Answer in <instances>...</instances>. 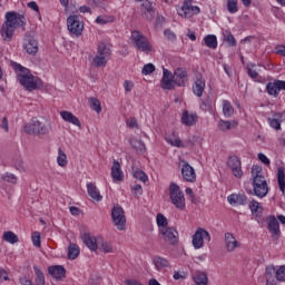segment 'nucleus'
<instances>
[{"label":"nucleus","instance_id":"nucleus-41","mask_svg":"<svg viewBox=\"0 0 285 285\" xmlns=\"http://www.w3.org/2000/svg\"><path fill=\"white\" fill-rule=\"evenodd\" d=\"M235 114V108H233V105L228 100H224L223 104V115L224 117H233Z\"/></svg>","mask_w":285,"mask_h":285},{"label":"nucleus","instance_id":"nucleus-6","mask_svg":"<svg viewBox=\"0 0 285 285\" xmlns=\"http://www.w3.org/2000/svg\"><path fill=\"white\" fill-rule=\"evenodd\" d=\"M19 83L28 90V92H32L39 88H43V81L39 78L33 76L32 73L29 76H19Z\"/></svg>","mask_w":285,"mask_h":285},{"label":"nucleus","instance_id":"nucleus-33","mask_svg":"<svg viewBox=\"0 0 285 285\" xmlns=\"http://www.w3.org/2000/svg\"><path fill=\"white\" fill-rule=\"evenodd\" d=\"M12 165L16 170H19V173H26V170H28V165L26 164V161H23V158H21V156H16L12 159Z\"/></svg>","mask_w":285,"mask_h":285},{"label":"nucleus","instance_id":"nucleus-20","mask_svg":"<svg viewBox=\"0 0 285 285\" xmlns=\"http://www.w3.org/2000/svg\"><path fill=\"white\" fill-rule=\"evenodd\" d=\"M100 239H96L95 237L90 236V234L82 235V242L87 246L89 250H97L99 248Z\"/></svg>","mask_w":285,"mask_h":285},{"label":"nucleus","instance_id":"nucleus-14","mask_svg":"<svg viewBox=\"0 0 285 285\" xmlns=\"http://www.w3.org/2000/svg\"><path fill=\"white\" fill-rule=\"evenodd\" d=\"M180 170L184 180L188 181L189 184H195V181H197V174L195 173V168H193L188 161L181 160Z\"/></svg>","mask_w":285,"mask_h":285},{"label":"nucleus","instance_id":"nucleus-34","mask_svg":"<svg viewBox=\"0 0 285 285\" xmlns=\"http://www.w3.org/2000/svg\"><path fill=\"white\" fill-rule=\"evenodd\" d=\"M249 210L252 212V215H256V217H262V213H264V207L259 205V203L255 199H253L249 203Z\"/></svg>","mask_w":285,"mask_h":285},{"label":"nucleus","instance_id":"nucleus-26","mask_svg":"<svg viewBox=\"0 0 285 285\" xmlns=\"http://www.w3.org/2000/svg\"><path fill=\"white\" fill-rule=\"evenodd\" d=\"M60 117H62L63 121L81 128V121H79V118H77V116H73L72 112L66 110L60 111Z\"/></svg>","mask_w":285,"mask_h":285},{"label":"nucleus","instance_id":"nucleus-32","mask_svg":"<svg viewBox=\"0 0 285 285\" xmlns=\"http://www.w3.org/2000/svg\"><path fill=\"white\" fill-rule=\"evenodd\" d=\"M193 282L195 285H208V274L205 272H196L193 275Z\"/></svg>","mask_w":285,"mask_h":285},{"label":"nucleus","instance_id":"nucleus-60","mask_svg":"<svg viewBox=\"0 0 285 285\" xmlns=\"http://www.w3.org/2000/svg\"><path fill=\"white\" fill-rule=\"evenodd\" d=\"M124 88L126 92H130L135 88V82L132 80H125Z\"/></svg>","mask_w":285,"mask_h":285},{"label":"nucleus","instance_id":"nucleus-2","mask_svg":"<svg viewBox=\"0 0 285 285\" xmlns=\"http://www.w3.org/2000/svg\"><path fill=\"white\" fill-rule=\"evenodd\" d=\"M112 50L106 42H98L97 55L94 57L96 68H106Z\"/></svg>","mask_w":285,"mask_h":285},{"label":"nucleus","instance_id":"nucleus-50","mask_svg":"<svg viewBox=\"0 0 285 285\" xmlns=\"http://www.w3.org/2000/svg\"><path fill=\"white\" fill-rule=\"evenodd\" d=\"M227 10L230 14H235L239 9L237 7V0H227Z\"/></svg>","mask_w":285,"mask_h":285},{"label":"nucleus","instance_id":"nucleus-21","mask_svg":"<svg viewBox=\"0 0 285 285\" xmlns=\"http://www.w3.org/2000/svg\"><path fill=\"white\" fill-rule=\"evenodd\" d=\"M225 246L228 253H233L235 248H239V242H237L233 233H225Z\"/></svg>","mask_w":285,"mask_h":285},{"label":"nucleus","instance_id":"nucleus-56","mask_svg":"<svg viewBox=\"0 0 285 285\" xmlns=\"http://www.w3.org/2000/svg\"><path fill=\"white\" fill-rule=\"evenodd\" d=\"M252 176H253V179H255V177H263L262 176V167L259 165H253Z\"/></svg>","mask_w":285,"mask_h":285},{"label":"nucleus","instance_id":"nucleus-8","mask_svg":"<svg viewBox=\"0 0 285 285\" xmlns=\"http://www.w3.org/2000/svg\"><path fill=\"white\" fill-rule=\"evenodd\" d=\"M111 219L118 230H126V212L124 207L116 205L111 209Z\"/></svg>","mask_w":285,"mask_h":285},{"label":"nucleus","instance_id":"nucleus-42","mask_svg":"<svg viewBox=\"0 0 285 285\" xmlns=\"http://www.w3.org/2000/svg\"><path fill=\"white\" fill-rule=\"evenodd\" d=\"M57 163L59 166H61V168H63L65 166H68V157L66 156V153L61 148L58 149Z\"/></svg>","mask_w":285,"mask_h":285},{"label":"nucleus","instance_id":"nucleus-24","mask_svg":"<svg viewBox=\"0 0 285 285\" xmlns=\"http://www.w3.org/2000/svg\"><path fill=\"white\" fill-rule=\"evenodd\" d=\"M111 177L114 181H124V171H121V164L119 161L114 160V165L111 167Z\"/></svg>","mask_w":285,"mask_h":285},{"label":"nucleus","instance_id":"nucleus-31","mask_svg":"<svg viewBox=\"0 0 285 285\" xmlns=\"http://www.w3.org/2000/svg\"><path fill=\"white\" fill-rule=\"evenodd\" d=\"M153 264L155 265L156 271H164V268H168L170 266L168 259L160 256H154Z\"/></svg>","mask_w":285,"mask_h":285},{"label":"nucleus","instance_id":"nucleus-63","mask_svg":"<svg viewBox=\"0 0 285 285\" xmlns=\"http://www.w3.org/2000/svg\"><path fill=\"white\" fill-rule=\"evenodd\" d=\"M3 278L4 282H10V277L8 276V272L3 268H0V279Z\"/></svg>","mask_w":285,"mask_h":285},{"label":"nucleus","instance_id":"nucleus-1","mask_svg":"<svg viewBox=\"0 0 285 285\" xmlns=\"http://www.w3.org/2000/svg\"><path fill=\"white\" fill-rule=\"evenodd\" d=\"M17 28L26 30V16L14 11H8L6 13V21L2 23L0 31L3 41H12V37H14V30H17Z\"/></svg>","mask_w":285,"mask_h":285},{"label":"nucleus","instance_id":"nucleus-64","mask_svg":"<svg viewBox=\"0 0 285 285\" xmlns=\"http://www.w3.org/2000/svg\"><path fill=\"white\" fill-rule=\"evenodd\" d=\"M28 8L33 10L35 12H39V4H37L35 1L28 2Z\"/></svg>","mask_w":285,"mask_h":285},{"label":"nucleus","instance_id":"nucleus-38","mask_svg":"<svg viewBox=\"0 0 285 285\" xmlns=\"http://www.w3.org/2000/svg\"><path fill=\"white\" fill-rule=\"evenodd\" d=\"M3 242H8V244H19V236L14 234V232H4L2 235Z\"/></svg>","mask_w":285,"mask_h":285},{"label":"nucleus","instance_id":"nucleus-51","mask_svg":"<svg viewBox=\"0 0 285 285\" xmlns=\"http://www.w3.org/2000/svg\"><path fill=\"white\" fill-rule=\"evenodd\" d=\"M100 248L102 253H112V245L106 240L100 239Z\"/></svg>","mask_w":285,"mask_h":285},{"label":"nucleus","instance_id":"nucleus-28","mask_svg":"<svg viewBox=\"0 0 285 285\" xmlns=\"http://www.w3.org/2000/svg\"><path fill=\"white\" fill-rule=\"evenodd\" d=\"M129 144L136 150L137 155H144L146 153V144L141 139L131 138L129 139Z\"/></svg>","mask_w":285,"mask_h":285},{"label":"nucleus","instance_id":"nucleus-9","mask_svg":"<svg viewBox=\"0 0 285 285\" xmlns=\"http://www.w3.org/2000/svg\"><path fill=\"white\" fill-rule=\"evenodd\" d=\"M254 195L263 199L268 195V183L264 176H254L253 178Z\"/></svg>","mask_w":285,"mask_h":285},{"label":"nucleus","instance_id":"nucleus-57","mask_svg":"<svg viewBox=\"0 0 285 285\" xmlns=\"http://www.w3.org/2000/svg\"><path fill=\"white\" fill-rule=\"evenodd\" d=\"M110 18L108 16H98L96 18V23H99L100 26H106V23H110Z\"/></svg>","mask_w":285,"mask_h":285},{"label":"nucleus","instance_id":"nucleus-16","mask_svg":"<svg viewBox=\"0 0 285 285\" xmlns=\"http://www.w3.org/2000/svg\"><path fill=\"white\" fill-rule=\"evenodd\" d=\"M163 90H175V75L170 70L163 67V79H161Z\"/></svg>","mask_w":285,"mask_h":285},{"label":"nucleus","instance_id":"nucleus-55","mask_svg":"<svg viewBox=\"0 0 285 285\" xmlns=\"http://www.w3.org/2000/svg\"><path fill=\"white\" fill-rule=\"evenodd\" d=\"M2 179L9 184H17V176H14V174L7 173L2 176Z\"/></svg>","mask_w":285,"mask_h":285},{"label":"nucleus","instance_id":"nucleus-40","mask_svg":"<svg viewBox=\"0 0 285 285\" xmlns=\"http://www.w3.org/2000/svg\"><path fill=\"white\" fill-rule=\"evenodd\" d=\"M79 246L77 244H69L68 247V259H77L79 257Z\"/></svg>","mask_w":285,"mask_h":285},{"label":"nucleus","instance_id":"nucleus-15","mask_svg":"<svg viewBox=\"0 0 285 285\" xmlns=\"http://www.w3.org/2000/svg\"><path fill=\"white\" fill-rule=\"evenodd\" d=\"M186 83H188V71L185 68H177L174 71V86L186 88Z\"/></svg>","mask_w":285,"mask_h":285},{"label":"nucleus","instance_id":"nucleus-48","mask_svg":"<svg viewBox=\"0 0 285 285\" xmlns=\"http://www.w3.org/2000/svg\"><path fill=\"white\" fill-rule=\"evenodd\" d=\"M134 177L135 179H139V181H144V184L148 181V175H146L141 169H137L136 171H134Z\"/></svg>","mask_w":285,"mask_h":285},{"label":"nucleus","instance_id":"nucleus-19","mask_svg":"<svg viewBox=\"0 0 285 285\" xmlns=\"http://www.w3.org/2000/svg\"><path fill=\"white\" fill-rule=\"evenodd\" d=\"M48 273L53 279H63L66 277V267L63 265H53L48 268Z\"/></svg>","mask_w":285,"mask_h":285},{"label":"nucleus","instance_id":"nucleus-58","mask_svg":"<svg viewBox=\"0 0 285 285\" xmlns=\"http://www.w3.org/2000/svg\"><path fill=\"white\" fill-rule=\"evenodd\" d=\"M224 39L227 43H229V46H232V48H235V46H237V40H235V36H233V33H228L227 36H225Z\"/></svg>","mask_w":285,"mask_h":285},{"label":"nucleus","instance_id":"nucleus-12","mask_svg":"<svg viewBox=\"0 0 285 285\" xmlns=\"http://www.w3.org/2000/svg\"><path fill=\"white\" fill-rule=\"evenodd\" d=\"M204 239H205V242H210V233H208V230L199 227L193 235L191 243H193L194 248H196V249L203 248Z\"/></svg>","mask_w":285,"mask_h":285},{"label":"nucleus","instance_id":"nucleus-47","mask_svg":"<svg viewBox=\"0 0 285 285\" xmlns=\"http://www.w3.org/2000/svg\"><path fill=\"white\" fill-rule=\"evenodd\" d=\"M31 240L33 246H36V248H41V233L33 232L31 236Z\"/></svg>","mask_w":285,"mask_h":285},{"label":"nucleus","instance_id":"nucleus-17","mask_svg":"<svg viewBox=\"0 0 285 285\" xmlns=\"http://www.w3.org/2000/svg\"><path fill=\"white\" fill-rule=\"evenodd\" d=\"M266 90L272 97H278L281 90H285V80H274L266 85Z\"/></svg>","mask_w":285,"mask_h":285},{"label":"nucleus","instance_id":"nucleus-5","mask_svg":"<svg viewBox=\"0 0 285 285\" xmlns=\"http://www.w3.org/2000/svg\"><path fill=\"white\" fill-rule=\"evenodd\" d=\"M22 48L23 50H26L27 55H30L31 57H37V55L39 53V41H37L33 32L27 31L23 38Z\"/></svg>","mask_w":285,"mask_h":285},{"label":"nucleus","instance_id":"nucleus-39","mask_svg":"<svg viewBox=\"0 0 285 285\" xmlns=\"http://www.w3.org/2000/svg\"><path fill=\"white\" fill-rule=\"evenodd\" d=\"M13 68L17 72H20L18 73V81H19V77H29V75H32V72L30 71V69L17 63V62H13Z\"/></svg>","mask_w":285,"mask_h":285},{"label":"nucleus","instance_id":"nucleus-62","mask_svg":"<svg viewBox=\"0 0 285 285\" xmlns=\"http://www.w3.org/2000/svg\"><path fill=\"white\" fill-rule=\"evenodd\" d=\"M165 37H167V39H169L170 41H175V39H177V36H175V33L173 31H170V29H166L164 31Z\"/></svg>","mask_w":285,"mask_h":285},{"label":"nucleus","instance_id":"nucleus-37","mask_svg":"<svg viewBox=\"0 0 285 285\" xmlns=\"http://www.w3.org/2000/svg\"><path fill=\"white\" fill-rule=\"evenodd\" d=\"M204 41L207 48H210V50H217V36L207 35L205 36Z\"/></svg>","mask_w":285,"mask_h":285},{"label":"nucleus","instance_id":"nucleus-52","mask_svg":"<svg viewBox=\"0 0 285 285\" xmlns=\"http://www.w3.org/2000/svg\"><path fill=\"white\" fill-rule=\"evenodd\" d=\"M230 170H232L234 177H236L237 179H242L244 177V170H242V165H239L237 167H232Z\"/></svg>","mask_w":285,"mask_h":285},{"label":"nucleus","instance_id":"nucleus-53","mask_svg":"<svg viewBox=\"0 0 285 285\" xmlns=\"http://www.w3.org/2000/svg\"><path fill=\"white\" fill-rule=\"evenodd\" d=\"M276 279L277 282H285V265L276 271Z\"/></svg>","mask_w":285,"mask_h":285},{"label":"nucleus","instance_id":"nucleus-23","mask_svg":"<svg viewBox=\"0 0 285 285\" xmlns=\"http://www.w3.org/2000/svg\"><path fill=\"white\" fill-rule=\"evenodd\" d=\"M267 219V229L269 230V233H272L276 237H279V235H282V232H279V222H277V218L275 216H269Z\"/></svg>","mask_w":285,"mask_h":285},{"label":"nucleus","instance_id":"nucleus-25","mask_svg":"<svg viewBox=\"0 0 285 285\" xmlns=\"http://www.w3.org/2000/svg\"><path fill=\"white\" fill-rule=\"evenodd\" d=\"M206 89V80L204 77L199 76L196 81L195 86L193 87V92L196 97H202L204 95V90Z\"/></svg>","mask_w":285,"mask_h":285},{"label":"nucleus","instance_id":"nucleus-7","mask_svg":"<svg viewBox=\"0 0 285 285\" xmlns=\"http://www.w3.org/2000/svg\"><path fill=\"white\" fill-rule=\"evenodd\" d=\"M24 132H27V135H48V132H50V128L48 125L37 119H32L24 126Z\"/></svg>","mask_w":285,"mask_h":285},{"label":"nucleus","instance_id":"nucleus-54","mask_svg":"<svg viewBox=\"0 0 285 285\" xmlns=\"http://www.w3.org/2000/svg\"><path fill=\"white\" fill-rule=\"evenodd\" d=\"M142 75H153L155 72V65L153 63H147L142 67L141 70Z\"/></svg>","mask_w":285,"mask_h":285},{"label":"nucleus","instance_id":"nucleus-10","mask_svg":"<svg viewBox=\"0 0 285 285\" xmlns=\"http://www.w3.org/2000/svg\"><path fill=\"white\" fill-rule=\"evenodd\" d=\"M67 28L71 37H81L83 33V22L79 19V16H69L67 18Z\"/></svg>","mask_w":285,"mask_h":285},{"label":"nucleus","instance_id":"nucleus-27","mask_svg":"<svg viewBox=\"0 0 285 285\" xmlns=\"http://www.w3.org/2000/svg\"><path fill=\"white\" fill-rule=\"evenodd\" d=\"M87 193L89 197H91V199H95V202H101V199H104L96 184H92V183L87 184Z\"/></svg>","mask_w":285,"mask_h":285},{"label":"nucleus","instance_id":"nucleus-43","mask_svg":"<svg viewBox=\"0 0 285 285\" xmlns=\"http://www.w3.org/2000/svg\"><path fill=\"white\" fill-rule=\"evenodd\" d=\"M89 106L91 110H95V112H97L99 115V112H101V102L99 101V99L91 97L89 98Z\"/></svg>","mask_w":285,"mask_h":285},{"label":"nucleus","instance_id":"nucleus-46","mask_svg":"<svg viewBox=\"0 0 285 285\" xmlns=\"http://www.w3.org/2000/svg\"><path fill=\"white\" fill-rule=\"evenodd\" d=\"M166 141H168V144H170V146H175L176 148H186V145H184V142L179 138L173 139L170 137H167Z\"/></svg>","mask_w":285,"mask_h":285},{"label":"nucleus","instance_id":"nucleus-36","mask_svg":"<svg viewBox=\"0 0 285 285\" xmlns=\"http://www.w3.org/2000/svg\"><path fill=\"white\" fill-rule=\"evenodd\" d=\"M239 122L233 120V121H228V120H219L218 122V127L223 132H226V130H230L232 128H237Z\"/></svg>","mask_w":285,"mask_h":285},{"label":"nucleus","instance_id":"nucleus-22","mask_svg":"<svg viewBox=\"0 0 285 285\" xmlns=\"http://www.w3.org/2000/svg\"><path fill=\"white\" fill-rule=\"evenodd\" d=\"M227 200L232 206L235 204L246 206L248 204V197H246L244 194H232L227 197Z\"/></svg>","mask_w":285,"mask_h":285},{"label":"nucleus","instance_id":"nucleus-59","mask_svg":"<svg viewBox=\"0 0 285 285\" xmlns=\"http://www.w3.org/2000/svg\"><path fill=\"white\" fill-rule=\"evenodd\" d=\"M128 128H139V124L137 122V118L131 117L129 120L126 121Z\"/></svg>","mask_w":285,"mask_h":285},{"label":"nucleus","instance_id":"nucleus-45","mask_svg":"<svg viewBox=\"0 0 285 285\" xmlns=\"http://www.w3.org/2000/svg\"><path fill=\"white\" fill-rule=\"evenodd\" d=\"M227 166L232 168H236L237 166H242V160L237 156H229L227 160Z\"/></svg>","mask_w":285,"mask_h":285},{"label":"nucleus","instance_id":"nucleus-30","mask_svg":"<svg viewBox=\"0 0 285 285\" xmlns=\"http://www.w3.org/2000/svg\"><path fill=\"white\" fill-rule=\"evenodd\" d=\"M284 114L276 112L273 115V118L267 119L271 128H274V130H282V116Z\"/></svg>","mask_w":285,"mask_h":285},{"label":"nucleus","instance_id":"nucleus-4","mask_svg":"<svg viewBox=\"0 0 285 285\" xmlns=\"http://www.w3.org/2000/svg\"><path fill=\"white\" fill-rule=\"evenodd\" d=\"M169 197L171 204L175 205V208L178 210H186V197L184 196V191L176 183H171L169 187Z\"/></svg>","mask_w":285,"mask_h":285},{"label":"nucleus","instance_id":"nucleus-35","mask_svg":"<svg viewBox=\"0 0 285 285\" xmlns=\"http://www.w3.org/2000/svg\"><path fill=\"white\" fill-rule=\"evenodd\" d=\"M277 181L278 187L282 193H285V168L278 167L277 168Z\"/></svg>","mask_w":285,"mask_h":285},{"label":"nucleus","instance_id":"nucleus-61","mask_svg":"<svg viewBox=\"0 0 285 285\" xmlns=\"http://www.w3.org/2000/svg\"><path fill=\"white\" fill-rule=\"evenodd\" d=\"M258 160L262 161V164H265V166H271V159L262 153L258 154Z\"/></svg>","mask_w":285,"mask_h":285},{"label":"nucleus","instance_id":"nucleus-49","mask_svg":"<svg viewBox=\"0 0 285 285\" xmlns=\"http://www.w3.org/2000/svg\"><path fill=\"white\" fill-rule=\"evenodd\" d=\"M277 271L275 269V266L271 265L266 267L265 277L271 282V279L275 278Z\"/></svg>","mask_w":285,"mask_h":285},{"label":"nucleus","instance_id":"nucleus-18","mask_svg":"<svg viewBox=\"0 0 285 285\" xmlns=\"http://www.w3.org/2000/svg\"><path fill=\"white\" fill-rule=\"evenodd\" d=\"M142 19L147 21L155 19V6L148 0L142 3Z\"/></svg>","mask_w":285,"mask_h":285},{"label":"nucleus","instance_id":"nucleus-13","mask_svg":"<svg viewBox=\"0 0 285 285\" xmlns=\"http://www.w3.org/2000/svg\"><path fill=\"white\" fill-rule=\"evenodd\" d=\"M160 234L165 242L170 244V246H177L179 244V232L173 227H165L160 229Z\"/></svg>","mask_w":285,"mask_h":285},{"label":"nucleus","instance_id":"nucleus-44","mask_svg":"<svg viewBox=\"0 0 285 285\" xmlns=\"http://www.w3.org/2000/svg\"><path fill=\"white\" fill-rule=\"evenodd\" d=\"M157 226L159 228H168V218L164 214H158L156 216Z\"/></svg>","mask_w":285,"mask_h":285},{"label":"nucleus","instance_id":"nucleus-11","mask_svg":"<svg viewBox=\"0 0 285 285\" xmlns=\"http://www.w3.org/2000/svg\"><path fill=\"white\" fill-rule=\"evenodd\" d=\"M199 12H202V9H199L197 6H193V0H184L178 14L185 19H190V17H194V14H199Z\"/></svg>","mask_w":285,"mask_h":285},{"label":"nucleus","instance_id":"nucleus-29","mask_svg":"<svg viewBox=\"0 0 285 285\" xmlns=\"http://www.w3.org/2000/svg\"><path fill=\"white\" fill-rule=\"evenodd\" d=\"M181 124L184 126H195L197 124V115L188 114V110H185L181 116Z\"/></svg>","mask_w":285,"mask_h":285},{"label":"nucleus","instance_id":"nucleus-3","mask_svg":"<svg viewBox=\"0 0 285 285\" xmlns=\"http://www.w3.org/2000/svg\"><path fill=\"white\" fill-rule=\"evenodd\" d=\"M130 41L134 48H136V50H139V52L148 53L153 50L148 38L139 30L131 31Z\"/></svg>","mask_w":285,"mask_h":285}]
</instances>
